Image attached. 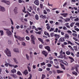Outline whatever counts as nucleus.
<instances>
[{"instance_id": "1", "label": "nucleus", "mask_w": 79, "mask_h": 79, "mask_svg": "<svg viewBox=\"0 0 79 79\" xmlns=\"http://www.w3.org/2000/svg\"><path fill=\"white\" fill-rule=\"evenodd\" d=\"M5 52L6 53L8 56H11V52H10V50H9L8 48H6L5 50Z\"/></svg>"}, {"instance_id": "2", "label": "nucleus", "mask_w": 79, "mask_h": 79, "mask_svg": "<svg viewBox=\"0 0 79 79\" xmlns=\"http://www.w3.org/2000/svg\"><path fill=\"white\" fill-rule=\"evenodd\" d=\"M14 36L15 37V38L19 40H20V41H23V40H24V37L22 38L19 36H17L15 35Z\"/></svg>"}, {"instance_id": "3", "label": "nucleus", "mask_w": 79, "mask_h": 79, "mask_svg": "<svg viewBox=\"0 0 79 79\" xmlns=\"http://www.w3.org/2000/svg\"><path fill=\"white\" fill-rule=\"evenodd\" d=\"M1 2H2L3 3H6V4H7V5H8L10 4V1H6L5 0H1Z\"/></svg>"}, {"instance_id": "4", "label": "nucleus", "mask_w": 79, "mask_h": 79, "mask_svg": "<svg viewBox=\"0 0 79 79\" xmlns=\"http://www.w3.org/2000/svg\"><path fill=\"white\" fill-rule=\"evenodd\" d=\"M6 34L7 35H11V32L10 30H9L8 31L6 32Z\"/></svg>"}, {"instance_id": "5", "label": "nucleus", "mask_w": 79, "mask_h": 79, "mask_svg": "<svg viewBox=\"0 0 79 79\" xmlns=\"http://www.w3.org/2000/svg\"><path fill=\"white\" fill-rule=\"evenodd\" d=\"M11 72L12 73H13V74H14V73H16V70L15 69H13L11 70Z\"/></svg>"}, {"instance_id": "6", "label": "nucleus", "mask_w": 79, "mask_h": 79, "mask_svg": "<svg viewBox=\"0 0 79 79\" xmlns=\"http://www.w3.org/2000/svg\"><path fill=\"white\" fill-rule=\"evenodd\" d=\"M23 74H24L25 76H26L27 74H29V72H28V71L27 70H25L23 72Z\"/></svg>"}, {"instance_id": "7", "label": "nucleus", "mask_w": 79, "mask_h": 79, "mask_svg": "<svg viewBox=\"0 0 79 79\" xmlns=\"http://www.w3.org/2000/svg\"><path fill=\"white\" fill-rule=\"evenodd\" d=\"M34 3L35 5H39V2L38 1V0H36L34 2Z\"/></svg>"}, {"instance_id": "8", "label": "nucleus", "mask_w": 79, "mask_h": 79, "mask_svg": "<svg viewBox=\"0 0 79 79\" xmlns=\"http://www.w3.org/2000/svg\"><path fill=\"white\" fill-rule=\"evenodd\" d=\"M61 15L62 16H63L64 17V18H66V16H68V13H63V14H61Z\"/></svg>"}, {"instance_id": "9", "label": "nucleus", "mask_w": 79, "mask_h": 79, "mask_svg": "<svg viewBox=\"0 0 79 79\" xmlns=\"http://www.w3.org/2000/svg\"><path fill=\"white\" fill-rule=\"evenodd\" d=\"M0 11H2V12H4V11H5V7L2 6L1 8V10H0Z\"/></svg>"}, {"instance_id": "10", "label": "nucleus", "mask_w": 79, "mask_h": 79, "mask_svg": "<svg viewBox=\"0 0 79 79\" xmlns=\"http://www.w3.org/2000/svg\"><path fill=\"white\" fill-rule=\"evenodd\" d=\"M46 26H47L46 27V28L47 30H49L50 28V25L48 23L46 24Z\"/></svg>"}, {"instance_id": "11", "label": "nucleus", "mask_w": 79, "mask_h": 79, "mask_svg": "<svg viewBox=\"0 0 79 79\" xmlns=\"http://www.w3.org/2000/svg\"><path fill=\"white\" fill-rule=\"evenodd\" d=\"M45 49H47L48 52H50V47L49 46H46L45 47Z\"/></svg>"}, {"instance_id": "12", "label": "nucleus", "mask_w": 79, "mask_h": 79, "mask_svg": "<svg viewBox=\"0 0 79 79\" xmlns=\"http://www.w3.org/2000/svg\"><path fill=\"white\" fill-rule=\"evenodd\" d=\"M13 51H14V52H17L18 53H19V52L18 49L17 48L14 49Z\"/></svg>"}, {"instance_id": "13", "label": "nucleus", "mask_w": 79, "mask_h": 79, "mask_svg": "<svg viewBox=\"0 0 79 79\" xmlns=\"http://www.w3.org/2000/svg\"><path fill=\"white\" fill-rule=\"evenodd\" d=\"M42 53L43 54H44V55H45V56H47L48 54L47 53V52L45 51H43L42 52Z\"/></svg>"}, {"instance_id": "14", "label": "nucleus", "mask_w": 79, "mask_h": 79, "mask_svg": "<svg viewBox=\"0 0 79 79\" xmlns=\"http://www.w3.org/2000/svg\"><path fill=\"white\" fill-rule=\"evenodd\" d=\"M38 40L40 41V42H41L42 44H44V40H42V39L40 38H38Z\"/></svg>"}, {"instance_id": "15", "label": "nucleus", "mask_w": 79, "mask_h": 79, "mask_svg": "<svg viewBox=\"0 0 79 79\" xmlns=\"http://www.w3.org/2000/svg\"><path fill=\"white\" fill-rule=\"evenodd\" d=\"M54 36L56 37V39H59L60 38V35H58L56 34H55L54 35Z\"/></svg>"}, {"instance_id": "16", "label": "nucleus", "mask_w": 79, "mask_h": 79, "mask_svg": "<svg viewBox=\"0 0 79 79\" xmlns=\"http://www.w3.org/2000/svg\"><path fill=\"white\" fill-rule=\"evenodd\" d=\"M65 37L66 39H68L69 38V36L68 34H65Z\"/></svg>"}, {"instance_id": "17", "label": "nucleus", "mask_w": 79, "mask_h": 79, "mask_svg": "<svg viewBox=\"0 0 79 79\" xmlns=\"http://www.w3.org/2000/svg\"><path fill=\"white\" fill-rule=\"evenodd\" d=\"M64 20L65 21V22H68L70 21V19L69 18H66L65 19H64Z\"/></svg>"}, {"instance_id": "18", "label": "nucleus", "mask_w": 79, "mask_h": 79, "mask_svg": "<svg viewBox=\"0 0 79 79\" xmlns=\"http://www.w3.org/2000/svg\"><path fill=\"white\" fill-rule=\"evenodd\" d=\"M59 40L60 42H64V38L61 37L60 39Z\"/></svg>"}, {"instance_id": "19", "label": "nucleus", "mask_w": 79, "mask_h": 79, "mask_svg": "<svg viewBox=\"0 0 79 79\" xmlns=\"http://www.w3.org/2000/svg\"><path fill=\"white\" fill-rule=\"evenodd\" d=\"M0 33L1 34V35L2 36L4 35V32H3V30H0Z\"/></svg>"}, {"instance_id": "20", "label": "nucleus", "mask_w": 79, "mask_h": 79, "mask_svg": "<svg viewBox=\"0 0 79 79\" xmlns=\"http://www.w3.org/2000/svg\"><path fill=\"white\" fill-rule=\"evenodd\" d=\"M68 44H70V45H72V46L74 45V44L71 43V41H68Z\"/></svg>"}, {"instance_id": "21", "label": "nucleus", "mask_w": 79, "mask_h": 79, "mask_svg": "<svg viewBox=\"0 0 79 79\" xmlns=\"http://www.w3.org/2000/svg\"><path fill=\"white\" fill-rule=\"evenodd\" d=\"M30 56L31 58H32L33 57L34 55H33V53L32 52H30Z\"/></svg>"}, {"instance_id": "22", "label": "nucleus", "mask_w": 79, "mask_h": 79, "mask_svg": "<svg viewBox=\"0 0 79 79\" xmlns=\"http://www.w3.org/2000/svg\"><path fill=\"white\" fill-rule=\"evenodd\" d=\"M57 58H63V56L62 55H60V56H57Z\"/></svg>"}, {"instance_id": "23", "label": "nucleus", "mask_w": 79, "mask_h": 79, "mask_svg": "<svg viewBox=\"0 0 79 79\" xmlns=\"http://www.w3.org/2000/svg\"><path fill=\"white\" fill-rule=\"evenodd\" d=\"M12 77L14 78H17V76L15 74L11 75Z\"/></svg>"}, {"instance_id": "24", "label": "nucleus", "mask_w": 79, "mask_h": 79, "mask_svg": "<svg viewBox=\"0 0 79 79\" xmlns=\"http://www.w3.org/2000/svg\"><path fill=\"white\" fill-rule=\"evenodd\" d=\"M56 71H57V73H63V71H61L60 70H57Z\"/></svg>"}, {"instance_id": "25", "label": "nucleus", "mask_w": 79, "mask_h": 79, "mask_svg": "<svg viewBox=\"0 0 79 79\" xmlns=\"http://www.w3.org/2000/svg\"><path fill=\"white\" fill-rule=\"evenodd\" d=\"M72 74H74V75H75V76H77V72L73 71L72 72Z\"/></svg>"}, {"instance_id": "26", "label": "nucleus", "mask_w": 79, "mask_h": 79, "mask_svg": "<svg viewBox=\"0 0 79 79\" xmlns=\"http://www.w3.org/2000/svg\"><path fill=\"white\" fill-rule=\"evenodd\" d=\"M13 60L16 63V64H18V62L17 61V60H16V59L14 58Z\"/></svg>"}, {"instance_id": "27", "label": "nucleus", "mask_w": 79, "mask_h": 79, "mask_svg": "<svg viewBox=\"0 0 79 79\" xmlns=\"http://www.w3.org/2000/svg\"><path fill=\"white\" fill-rule=\"evenodd\" d=\"M66 53L67 55H69L71 54V52L69 51H67L66 52Z\"/></svg>"}, {"instance_id": "28", "label": "nucleus", "mask_w": 79, "mask_h": 79, "mask_svg": "<svg viewBox=\"0 0 79 79\" xmlns=\"http://www.w3.org/2000/svg\"><path fill=\"white\" fill-rule=\"evenodd\" d=\"M39 47L40 48L42 49V48H43V45L42 44H40L39 45Z\"/></svg>"}, {"instance_id": "29", "label": "nucleus", "mask_w": 79, "mask_h": 79, "mask_svg": "<svg viewBox=\"0 0 79 79\" xmlns=\"http://www.w3.org/2000/svg\"><path fill=\"white\" fill-rule=\"evenodd\" d=\"M27 68L28 69L29 72H31V68L29 66H27Z\"/></svg>"}, {"instance_id": "30", "label": "nucleus", "mask_w": 79, "mask_h": 79, "mask_svg": "<svg viewBox=\"0 0 79 79\" xmlns=\"http://www.w3.org/2000/svg\"><path fill=\"white\" fill-rule=\"evenodd\" d=\"M35 19H36V20H39V16L37 15L35 16Z\"/></svg>"}, {"instance_id": "31", "label": "nucleus", "mask_w": 79, "mask_h": 79, "mask_svg": "<svg viewBox=\"0 0 79 79\" xmlns=\"http://www.w3.org/2000/svg\"><path fill=\"white\" fill-rule=\"evenodd\" d=\"M54 29H55V28H53L52 27H51L49 31V32H52V31H53V30H54Z\"/></svg>"}, {"instance_id": "32", "label": "nucleus", "mask_w": 79, "mask_h": 79, "mask_svg": "<svg viewBox=\"0 0 79 79\" xmlns=\"http://www.w3.org/2000/svg\"><path fill=\"white\" fill-rule=\"evenodd\" d=\"M17 74L18 75L22 76V73L20 71H18Z\"/></svg>"}, {"instance_id": "33", "label": "nucleus", "mask_w": 79, "mask_h": 79, "mask_svg": "<svg viewBox=\"0 0 79 79\" xmlns=\"http://www.w3.org/2000/svg\"><path fill=\"white\" fill-rule=\"evenodd\" d=\"M22 45L23 46H26V43L24 42H22Z\"/></svg>"}, {"instance_id": "34", "label": "nucleus", "mask_w": 79, "mask_h": 79, "mask_svg": "<svg viewBox=\"0 0 79 79\" xmlns=\"http://www.w3.org/2000/svg\"><path fill=\"white\" fill-rule=\"evenodd\" d=\"M77 17V16H76V17H73L72 16H71L70 18V19H71L72 20H73L74 19H75V18H76Z\"/></svg>"}, {"instance_id": "35", "label": "nucleus", "mask_w": 79, "mask_h": 79, "mask_svg": "<svg viewBox=\"0 0 79 79\" xmlns=\"http://www.w3.org/2000/svg\"><path fill=\"white\" fill-rule=\"evenodd\" d=\"M26 57L27 60H29V56L27 54H26Z\"/></svg>"}, {"instance_id": "36", "label": "nucleus", "mask_w": 79, "mask_h": 79, "mask_svg": "<svg viewBox=\"0 0 79 79\" xmlns=\"http://www.w3.org/2000/svg\"><path fill=\"white\" fill-rule=\"evenodd\" d=\"M47 66H48V68H51V67L52 65L50 64H47Z\"/></svg>"}, {"instance_id": "37", "label": "nucleus", "mask_w": 79, "mask_h": 79, "mask_svg": "<svg viewBox=\"0 0 79 79\" xmlns=\"http://www.w3.org/2000/svg\"><path fill=\"white\" fill-rule=\"evenodd\" d=\"M60 65L61 66V67L63 68V69H64H64H65V68H64V65L61 64H60Z\"/></svg>"}, {"instance_id": "38", "label": "nucleus", "mask_w": 79, "mask_h": 79, "mask_svg": "<svg viewBox=\"0 0 79 79\" xmlns=\"http://www.w3.org/2000/svg\"><path fill=\"white\" fill-rule=\"evenodd\" d=\"M31 40H34V35H31Z\"/></svg>"}, {"instance_id": "39", "label": "nucleus", "mask_w": 79, "mask_h": 79, "mask_svg": "<svg viewBox=\"0 0 79 79\" xmlns=\"http://www.w3.org/2000/svg\"><path fill=\"white\" fill-rule=\"evenodd\" d=\"M74 24H75V22L72 23L70 25V26H71V27H73V26H74Z\"/></svg>"}, {"instance_id": "40", "label": "nucleus", "mask_w": 79, "mask_h": 79, "mask_svg": "<svg viewBox=\"0 0 79 79\" xmlns=\"http://www.w3.org/2000/svg\"><path fill=\"white\" fill-rule=\"evenodd\" d=\"M18 11V7H15L14 10V11Z\"/></svg>"}, {"instance_id": "41", "label": "nucleus", "mask_w": 79, "mask_h": 79, "mask_svg": "<svg viewBox=\"0 0 79 79\" xmlns=\"http://www.w3.org/2000/svg\"><path fill=\"white\" fill-rule=\"evenodd\" d=\"M23 12L25 13H26V8H25V7H24V10H23Z\"/></svg>"}, {"instance_id": "42", "label": "nucleus", "mask_w": 79, "mask_h": 79, "mask_svg": "<svg viewBox=\"0 0 79 79\" xmlns=\"http://www.w3.org/2000/svg\"><path fill=\"white\" fill-rule=\"evenodd\" d=\"M10 21L11 22V24H12V25H13L14 24V23H13V20H12V19H10Z\"/></svg>"}, {"instance_id": "43", "label": "nucleus", "mask_w": 79, "mask_h": 79, "mask_svg": "<svg viewBox=\"0 0 79 79\" xmlns=\"http://www.w3.org/2000/svg\"><path fill=\"white\" fill-rule=\"evenodd\" d=\"M13 67H14V68H16L17 67H18V66L17 65H13Z\"/></svg>"}, {"instance_id": "44", "label": "nucleus", "mask_w": 79, "mask_h": 79, "mask_svg": "<svg viewBox=\"0 0 79 79\" xmlns=\"http://www.w3.org/2000/svg\"><path fill=\"white\" fill-rule=\"evenodd\" d=\"M45 77V75L42 74V79H44Z\"/></svg>"}, {"instance_id": "45", "label": "nucleus", "mask_w": 79, "mask_h": 79, "mask_svg": "<svg viewBox=\"0 0 79 79\" xmlns=\"http://www.w3.org/2000/svg\"><path fill=\"white\" fill-rule=\"evenodd\" d=\"M31 42L33 44H35V42H34V40H31Z\"/></svg>"}, {"instance_id": "46", "label": "nucleus", "mask_w": 79, "mask_h": 79, "mask_svg": "<svg viewBox=\"0 0 79 79\" xmlns=\"http://www.w3.org/2000/svg\"><path fill=\"white\" fill-rule=\"evenodd\" d=\"M26 40H30V38H29V37H28V36H27L26 37Z\"/></svg>"}, {"instance_id": "47", "label": "nucleus", "mask_w": 79, "mask_h": 79, "mask_svg": "<svg viewBox=\"0 0 79 79\" xmlns=\"http://www.w3.org/2000/svg\"><path fill=\"white\" fill-rule=\"evenodd\" d=\"M66 5H67V2H66L63 5V7H65V6H66Z\"/></svg>"}, {"instance_id": "48", "label": "nucleus", "mask_w": 79, "mask_h": 79, "mask_svg": "<svg viewBox=\"0 0 79 79\" xmlns=\"http://www.w3.org/2000/svg\"><path fill=\"white\" fill-rule=\"evenodd\" d=\"M29 75H30V77L28 78V79H31V78H32V74H31L30 73L29 74Z\"/></svg>"}, {"instance_id": "49", "label": "nucleus", "mask_w": 79, "mask_h": 79, "mask_svg": "<svg viewBox=\"0 0 79 79\" xmlns=\"http://www.w3.org/2000/svg\"><path fill=\"white\" fill-rule=\"evenodd\" d=\"M73 39L74 40H75V41H78V40L75 37H73Z\"/></svg>"}, {"instance_id": "50", "label": "nucleus", "mask_w": 79, "mask_h": 79, "mask_svg": "<svg viewBox=\"0 0 79 79\" xmlns=\"http://www.w3.org/2000/svg\"><path fill=\"white\" fill-rule=\"evenodd\" d=\"M43 13L45 15H47V12L46 11V10H45L43 11Z\"/></svg>"}, {"instance_id": "51", "label": "nucleus", "mask_w": 79, "mask_h": 79, "mask_svg": "<svg viewBox=\"0 0 79 79\" xmlns=\"http://www.w3.org/2000/svg\"><path fill=\"white\" fill-rule=\"evenodd\" d=\"M54 61L55 62H58V61H59V59H56L54 60Z\"/></svg>"}, {"instance_id": "52", "label": "nucleus", "mask_w": 79, "mask_h": 79, "mask_svg": "<svg viewBox=\"0 0 79 79\" xmlns=\"http://www.w3.org/2000/svg\"><path fill=\"white\" fill-rule=\"evenodd\" d=\"M73 36H74V37H77V34L76 33H73Z\"/></svg>"}, {"instance_id": "53", "label": "nucleus", "mask_w": 79, "mask_h": 79, "mask_svg": "<svg viewBox=\"0 0 79 79\" xmlns=\"http://www.w3.org/2000/svg\"><path fill=\"white\" fill-rule=\"evenodd\" d=\"M76 56H77V57L78 58H79V52H77V54H76Z\"/></svg>"}, {"instance_id": "54", "label": "nucleus", "mask_w": 79, "mask_h": 79, "mask_svg": "<svg viewBox=\"0 0 79 79\" xmlns=\"http://www.w3.org/2000/svg\"><path fill=\"white\" fill-rule=\"evenodd\" d=\"M79 21V18H78L74 19L75 21Z\"/></svg>"}, {"instance_id": "55", "label": "nucleus", "mask_w": 79, "mask_h": 79, "mask_svg": "<svg viewBox=\"0 0 79 79\" xmlns=\"http://www.w3.org/2000/svg\"><path fill=\"white\" fill-rule=\"evenodd\" d=\"M8 65L9 66H10V67H13V65L11 64H8Z\"/></svg>"}, {"instance_id": "56", "label": "nucleus", "mask_w": 79, "mask_h": 79, "mask_svg": "<svg viewBox=\"0 0 79 79\" xmlns=\"http://www.w3.org/2000/svg\"><path fill=\"white\" fill-rule=\"evenodd\" d=\"M9 44H12V41H9L8 42Z\"/></svg>"}, {"instance_id": "57", "label": "nucleus", "mask_w": 79, "mask_h": 79, "mask_svg": "<svg viewBox=\"0 0 79 79\" xmlns=\"http://www.w3.org/2000/svg\"><path fill=\"white\" fill-rule=\"evenodd\" d=\"M75 68H75V67H72L71 69L72 71H73V70H74V69Z\"/></svg>"}, {"instance_id": "58", "label": "nucleus", "mask_w": 79, "mask_h": 79, "mask_svg": "<svg viewBox=\"0 0 79 79\" xmlns=\"http://www.w3.org/2000/svg\"><path fill=\"white\" fill-rule=\"evenodd\" d=\"M16 28L17 29H19V28H20V27L19 25H17L16 26Z\"/></svg>"}, {"instance_id": "59", "label": "nucleus", "mask_w": 79, "mask_h": 79, "mask_svg": "<svg viewBox=\"0 0 79 79\" xmlns=\"http://www.w3.org/2000/svg\"><path fill=\"white\" fill-rule=\"evenodd\" d=\"M41 66H43V65H45V63L44 62H43L41 63Z\"/></svg>"}, {"instance_id": "60", "label": "nucleus", "mask_w": 79, "mask_h": 79, "mask_svg": "<svg viewBox=\"0 0 79 79\" xmlns=\"http://www.w3.org/2000/svg\"><path fill=\"white\" fill-rule=\"evenodd\" d=\"M51 37H53V33H51L50 34Z\"/></svg>"}, {"instance_id": "61", "label": "nucleus", "mask_w": 79, "mask_h": 79, "mask_svg": "<svg viewBox=\"0 0 79 79\" xmlns=\"http://www.w3.org/2000/svg\"><path fill=\"white\" fill-rule=\"evenodd\" d=\"M40 6L41 8H43V4H40Z\"/></svg>"}, {"instance_id": "62", "label": "nucleus", "mask_w": 79, "mask_h": 79, "mask_svg": "<svg viewBox=\"0 0 79 79\" xmlns=\"http://www.w3.org/2000/svg\"><path fill=\"white\" fill-rule=\"evenodd\" d=\"M63 30H67V28L66 27H63Z\"/></svg>"}, {"instance_id": "63", "label": "nucleus", "mask_w": 79, "mask_h": 79, "mask_svg": "<svg viewBox=\"0 0 79 79\" xmlns=\"http://www.w3.org/2000/svg\"><path fill=\"white\" fill-rule=\"evenodd\" d=\"M48 32H47V31H45L44 32V34H45V35H47V34H48Z\"/></svg>"}, {"instance_id": "64", "label": "nucleus", "mask_w": 79, "mask_h": 79, "mask_svg": "<svg viewBox=\"0 0 79 79\" xmlns=\"http://www.w3.org/2000/svg\"><path fill=\"white\" fill-rule=\"evenodd\" d=\"M75 25L76 26H79V23H77L75 24Z\"/></svg>"}]
</instances>
